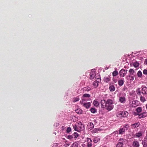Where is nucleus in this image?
I'll return each instance as SVG.
<instances>
[{
  "label": "nucleus",
  "instance_id": "obj_1",
  "mask_svg": "<svg viewBox=\"0 0 147 147\" xmlns=\"http://www.w3.org/2000/svg\"><path fill=\"white\" fill-rule=\"evenodd\" d=\"M113 101L112 100L108 99L106 101V105L105 107L106 109L109 111L112 110L114 107L113 105Z\"/></svg>",
  "mask_w": 147,
  "mask_h": 147
},
{
  "label": "nucleus",
  "instance_id": "obj_2",
  "mask_svg": "<svg viewBox=\"0 0 147 147\" xmlns=\"http://www.w3.org/2000/svg\"><path fill=\"white\" fill-rule=\"evenodd\" d=\"M92 142L91 139L87 138L82 146L84 147H90L92 146Z\"/></svg>",
  "mask_w": 147,
  "mask_h": 147
},
{
  "label": "nucleus",
  "instance_id": "obj_3",
  "mask_svg": "<svg viewBox=\"0 0 147 147\" xmlns=\"http://www.w3.org/2000/svg\"><path fill=\"white\" fill-rule=\"evenodd\" d=\"M83 125L81 122L78 124L77 125H75L73 126V127L74 130L78 132H80L83 129Z\"/></svg>",
  "mask_w": 147,
  "mask_h": 147
},
{
  "label": "nucleus",
  "instance_id": "obj_4",
  "mask_svg": "<svg viewBox=\"0 0 147 147\" xmlns=\"http://www.w3.org/2000/svg\"><path fill=\"white\" fill-rule=\"evenodd\" d=\"M128 114L127 112L123 111L119 113L118 114L117 116L119 117H124L127 116Z\"/></svg>",
  "mask_w": 147,
  "mask_h": 147
},
{
  "label": "nucleus",
  "instance_id": "obj_5",
  "mask_svg": "<svg viewBox=\"0 0 147 147\" xmlns=\"http://www.w3.org/2000/svg\"><path fill=\"white\" fill-rule=\"evenodd\" d=\"M129 104L130 107H135L139 105V102L137 100H133Z\"/></svg>",
  "mask_w": 147,
  "mask_h": 147
},
{
  "label": "nucleus",
  "instance_id": "obj_6",
  "mask_svg": "<svg viewBox=\"0 0 147 147\" xmlns=\"http://www.w3.org/2000/svg\"><path fill=\"white\" fill-rule=\"evenodd\" d=\"M125 141V139H120L119 140V142L117 144L116 147H122Z\"/></svg>",
  "mask_w": 147,
  "mask_h": 147
},
{
  "label": "nucleus",
  "instance_id": "obj_7",
  "mask_svg": "<svg viewBox=\"0 0 147 147\" xmlns=\"http://www.w3.org/2000/svg\"><path fill=\"white\" fill-rule=\"evenodd\" d=\"M84 101H85L83 100H80V103L86 108L87 109L89 108L90 106V102L85 103Z\"/></svg>",
  "mask_w": 147,
  "mask_h": 147
},
{
  "label": "nucleus",
  "instance_id": "obj_8",
  "mask_svg": "<svg viewBox=\"0 0 147 147\" xmlns=\"http://www.w3.org/2000/svg\"><path fill=\"white\" fill-rule=\"evenodd\" d=\"M127 70L124 69H121L119 72V74L121 77H123L126 74Z\"/></svg>",
  "mask_w": 147,
  "mask_h": 147
},
{
  "label": "nucleus",
  "instance_id": "obj_9",
  "mask_svg": "<svg viewBox=\"0 0 147 147\" xmlns=\"http://www.w3.org/2000/svg\"><path fill=\"white\" fill-rule=\"evenodd\" d=\"M90 96V95L89 94H85L83 95L81 100L86 101L87 100L85 98H89Z\"/></svg>",
  "mask_w": 147,
  "mask_h": 147
},
{
  "label": "nucleus",
  "instance_id": "obj_10",
  "mask_svg": "<svg viewBox=\"0 0 147 147\" xmlns=\"http://www.w3.org/2000/svg\"><path fill=\"white\" fill-rule=\"evenodd\" d=\"M103 80L104 82L107 83L111 80V78L109 76H105Z\"/></svg>",
  "mask_w": 147,
  "mask_h": 147
},
{
  "label": "nucleus",
  "instance_id": "obj_11",
  "mask_svg": "<svg viewBox=\"0 0 147 147\" xmlns=\"http://www.w3.org/2000/svg\"><path fill=\"white\" fill-rule=\"evenodd\" d=\"M139 122L136 123L131 125V127L132 129H135L139 127L140 125Z\"/></svg>",
  "mask_w": 147,
  "mask_h": 147
},
{
  "label": "nucleus",
  "instance_id": "obj_12",
  "mask_svg": "<svg viewBox=\"0 0 147 147\" xmlns=\"http://www.w3.org/2000/svg\"><path fill=\"white\" fill-rule=\"evenodd\" d=\"M126 101L125 97H119V101L121 103H124Z\"/></svg>",
  "mask_w": 147,
  "mask_h": 147
},
{
  "label": "nucleus",
  "instance_id": "obj_13",
  "mask_svg": "<svg viewBox=\"0 0 147 147\" xmlns=\"http://www.w3.org/2000/svg\"><path fill=\"white\" fill-rule=\"evenodd\" d=\"M100 103L102 108H104L105 107L106 105V100H102L101 101Z\"/></svg>",
  "mask_w": 147,
  "mask_h": 147
},
{
  "label": "nucleus",
  "instance_id": "obj_14",
  "mask_svg": "<svg viewBox=\"0 0 147 147\" xmlns=\"http://www.w3.org/2000/svg\"><path fill=\"white\" fill-rule=\"evenodd\" d=\"M129 71V75L128 76L125 77L126 78L128 77H130L131 75H133L134 73V71L132 69H130Z\"/></svg>",
  "mask_w": 147,
  "mask_h": 147
},
{
  "label": "nucleus",
  "instance_id": "obj_15",
  "mask_svg": "<svg viewBox=\"0 0 147 147\" xmlns=\"http://www.w3.org/2000/svg\"><path fill=\"white\" fill-rule=\"evenodd\" d=\"M124 82L123 79L119 80L118 82L119 85L120 86H122L124 84Z\"/></svg>",
  "mask_w": 147,
  "mask_h": 147
},
{
  "label": "nucleus",
  "instance_id": "obj_16",
  "mask_svg": "<svg viewBox=\"0 0 147 147\" xmlns=\"http://www.w3.org/2000/svg\"><path fill=\"white\" fill-rule=\"evenodd\" d=\"M132 146L133 147H139V144L138 142L135 141L133 142Z\"/></svg>",
  "mask_w": 147,
  "mask_h": 147
},
{
  "label": "nucleus",
  "instance_id": "obj_17",
  "mask_svg": "<svg viewBox=\"0 0 147 147\" xmlns=\"http://www.w3.org/2000/svg\"><path fill=\"white\" fill-rule=\"evenodd\" d=\"M125 129L124 128H120L119 130V134H123L125 132Z\"/></svg>",
  "mask_w": 147,
  "mask_h": 147
},
{
  "label": "nucleus",
  "instance_id": "obj_18",
  "mask_svg": "<svg viewBox=\"0 0 147 147\" xmlns=\"http://www.w3.org/2000/svg\"><path fill=\"white\" fill-rule=\"evenodd\" d=\"M88 126L89 129L91 130L94 127V125L93 123L92 122L88 123Z\"/></svg>",
  "mask_w": 147,
  "mask_h": 147
},
{
  "label": "nucleus",
  "instance_id": "obj_19",
  "mask_svg": "<svg viewBox=\"0 0 147 147\" xmlns=\"http://www.w3.org/2000/svg\"><path fill=\"white\" fill-rule=\"evenodd\" d=\"M109 89L110 91L113 92L115 90V88L114 85H110L109 87Z\"/></svg>",
  "mask_w": 147,
  "mask_h": 147
},
{
  "label": "nucleus",
  "instance_id": "obj_20",
  "mask_svg": "<svg viewBox=\"0 0 147 147\" xmlns=\"http://www.w3.org/2000/svg\"><path fill=\"white\" fill-rule=\"evenodd\" d=\"M99 80L98 81H97L94 82L92 83V85L94 88H96L98 86V83L99 82Z\"/></svg>",
  "mask_w": 147,
  "mask_h": 147
},
{
  "label": "nucleus",
  "instance_id": "obj_21",
  "mask_svg": "<svg viewBox=\"0 0 147 147\" xmlns=\"http://www.w3.org/2000/svg\"><path fill=\"white\" fill-rule=\"evenodd\" d=\"M93 104L95 106L97 107L99 105V103L96 100H94L93 101Z\"/></svg>",
  "mask_w": 147,
  "mask_h": 147
},
{
  "label": "nucleus",
  "instance_id": "obj_22",
  "mask_svg": "<svg viewBox=\"0 0 147 147\" xmlns=\"http://www.w3.org/2000/svg\"><path fill=\"white\" fill-rule=\"evenodd\" d=\"M147 91L146 87H145L142 89V93L143 94H146V92Z\"/></svg>",
  "mask_w": 147,
  "mask_h": 147
},
{
  "label": "nucleus",
  "instance_id": "obj_23",
  "mask_svg": "<svg viewBox=\"0 0 147 147\" xmlns=\"http://www.w3.org/2000/svg\"><path fill=\"white\" fill-rule=\"evenodd\" d=\"M133 64L134 67L136 68L138 67L139 65V63L136 61Z\"/></svg>",
  "mask_w": 147,
  "mask_h": 147
},
{
  "label": "nucleus",
  "instance_id": "obj_24",
  "mask_svg": "<svg viewBox=\"0 0 147 147\" xmlns=\"http://www.w3.org/2000/svg\"><path fill=\"white\" fill-rule=\"evenodd\" d=\"M142 108L141 107H138L136 109V111L138 113H140L142 111Z\"/></svg>",
  "mask_w": 147,
  "mask_h": 147
},
{
  "label": "nucleus",
  "instance_id": "obj_25",
  "mask_svg": "<svg viewBox=\"0 0 147 147\" xmlns=\"http://www.w3.org/2000/svg\"><path fill=\"white\" fill-rule=\"evenodd\" d=\"M90 90V88L89 87H85L83 88V91L84 92H88Z\"/></svg>",
  "mask_w": 147,
  "mask_h": 147
},
{
  "label": "nucleus",
  "instance_id": "obj_26",
  "mask_svg": "<svg viewBox=\"0 0 147 147\" xmlns=\"http://www.w3.org/2000/svg\"><path fill=\"white\" fill-rule=\"evenodd\" d=\"M142 144L143 145V147H147V141L146 140H144L142 142Z\"/></svg>",
  "mask_w": 147,
  "mask_h": 147
},
{
  "label": "nucleus",
  "instance_id": "obj_27",
  "mask_svg": "<svg viewBox=\"0 0 147 147\" xmlns=\"http://www.w3.org/2000/svg\"><path fill=\"white\" fill-rule=\"evenodd\" d=\"M80 98L79 97H77L74 98L72 99V101L73 102H76L79 101Z\"/></svg>",
  "mask_w": 147,
  "mask_h": 147
},
{
  "label": "nucleus",
  "instance_id": "obj_28",
  "mask_svg": "<svg viewBox=\"0 0 147 147\" xmlns=\"http://www.w3.org/2000/svg\"><path fill=\"white\" fill-rule=\"evenodd\" d=\"M142 135V134L141 132H138L135 134V136L136 137L139 138Z\"/></svg>",
  "mask_w": 147,
  "mask_h": 147
},
{
  "label": "nucleus",
  "instance_id": "obj_29",
  "mask_svg": "<svg viewBox=\"0 0 147 147\" xmlns=\"http://www.w3.org/2000/svg\"><path fill=\"white\" fill-rule=\"evenodd\" d=\"M78 144L77 142L74 143L71 145L70 147H78Z\"/></svg>",
  "mask_w": 147,
  "mask_h": 147
},
{
  "label": "nucleus",
  "instance_id": "obj_30",
  "mask_svg": "<svg viewBox=\"0 0 147 147\" xmlns=\"http://www.w3.org/2000/svg\"><path fill=\"white\" fill-rule=\"evenodd\" d=\"M76 112L78 114H81L82 113V110L80 109H78L76 110Z\"/></svg>",
  "mask_w": 147,
  "mask_h": 147
},
{
  "label": "nucleus",
  "instance_id": "obj_31",
  "mask_svg": "<svg viewBox=\"0 0 147 147\" xmlns=\"http://www.w3.org/2000/svg\"><path fill=\"white\" fill-rule=\"evenodd\" d=\"M99 130V129L97 128H95L93 129L92 131V132L93 134L95 133Z\"/></svg>",
  "mask_w": 147,
  "mask_h": 147
},
{
  "label": "nucleus",
  "instance_id": "obj_32",
  "mask_svg": "<svg viewBox=\"0 0 147 147\" xmlns=\"http://www.w3.org/2000/svg\"><path fill=\"white\" fill-rule=\"evenodd\" d=\"M134 115H139L138 117H139V118H143V114H141L140 115H139L138 114H137V113L134 112Z\"/></svg>",
  "mask_w": 147,
  "mask_h": 147
},
{
  "label": "nucleus",
  "instance_id": "obj_33",
  "mask_svg": "<svg viewBox=\"0 0 147 147\" xmlns=\"http://www.w3.org/2000/svg\"><path fill=\"white\" fill-rule=\"evenodd\" d=\"M118 74V72L117 71H114L112 73V75L113 76H115Z\"/></svg>",
  "mask_w": 147,
  "mask_h": 147
},
{
  "label": "nucleus",
  "instance_id": "obj_34",
  "mask_svg": "<svg viewBox=\"0 0 147 147\" xmlns=\"http://www.w3.org/2000/svg\"><path fill=\"white\" fill-rule=\"evenodd\" d=\"M137 75L138 77H141L142 76V72L140 71H138Z\"/></svg>",
  "mask_w": 147,
  "mask_h": 147
},
{
  "label": "nucleus",
  "instance_id": "obj_35",
  "mask_svg": "<svg viewBox=\"0 0 147 147\" xmlns=\"http://www.w3.org/2000/svg\"><path fill=\"white\" fill-rule=\"evenodd\" d=\"M90 111L92 113H95L97 112L96 110L94 108H92L90 109Z\"/></svg>",
  "mask_w": 147,
  "mask_h": 147
},
{
  "label": "nucleus",
  "instance_id": "obj_36",
  "mask_svg": "<svg viewBox=\"0 0 147 147\" xmlns=\"http://www.w3.org/2000/svg\"><path fill=\"white\" fill-rule=\"evenodd\" d=\"M136 92L137 94L138 95H140L141 93L140 88H138L136 91Z\"/></svg>",
  "mask_w": 147,
  "mask_h": 147
},
{
  "label": "nucleus",
  "instance_id": "obj_37",
  "mask_svg": "<svg viewBox=\"0 0 147 147\" xmlns=\"http://www.w3.org/2000/svg\"><path fill=\"white\" fill-rule=\"evenodd\" d=\"M74 136V138L75 139L77 138L79 136V135L78 134L77 132H74L73 134Z\"/></svg>",
  "mask_w": 147,
  "mask_h": 147
},
{
  "label": "nucleus",
  "instance_id": "obj_38",
  "mask_svg": "<svg viewBox=\"0 0 147 147\" xmlns=\"http://www.w3.org/2000/svg\"><path fill=\"white\" fill-rule=\"evenodd\" d=\"M93 74H92V73H90V79H92L94 78V77L95 76V74H94L93 72L92 73Z\"/></svg>",
  "mask_w": 147,
  "mask_h": 147
},
{
  "label": "nucleus",
  "instance_id": "obj_39",
  "mask_svg": "<svg viewBox=\"0 0 147 147\" xmlns=\"http://www.w3.org/2000/svg\"><path fill=\"white\" fill-rule=\"evenodd\" d=\"M100 140V139L99 138L97 137L95 138L93 140L94 142L95 143H97L99 140Z\"/></svg>",
  "mask_w": 147,
  "mask_h": 147
},
{
  "label": "nucleus",
  "instance_id": "obj_40",
  "mask_svg": "<svg viewBox=\"0 0 147 147\" xmlns=\"http://www.w3.org/2000/svg\"><path fill=\"white\" fill-rule=\"evenodd\" d=\"M140 100L142 102H144L146 101L145 98L144 97L141 96L140 97Z\"/></svg>",
  "mask_w": 147,
  "mask_h": 147
},
{
  "label": "nucleus",
  "instance_id": "obj_41",
  "mask_svg": "<svg viewBox=\"0 0 147 147\" xmlns=\"http://www.w3.org/2000/svg\"><path fill=\"white\" fill-rule=\"evenodd\" d=\"M71 131V127H69L67 128L66 132L67 133H69V132H70Z\"/></svg>",
  "mask_w": 147,
  "mask_h": 147
},
{
  "label": "nucleus",
  "instance_id": "obj_42",
  "mask_svg": "<svg viewBox=\"0 0 147 147\" xmlns=\"http://www.w3.org/2000/svg\"><path fill=\"white\" fill-rule=\"evenodd\" d=\"M129 127V125L127 124H125L124 126V128H125L126 130L128 129Z\"/></svg>",
  "mask_w": 147,
  "mask_h": 147
},
{
  "label": "nucleus",
  "instance_id": "obj_43",
  "mask_svg": "<svg viewBox=\"0 0 147 147\" xmlns=\"http://www.w3.org/2000/svg\"><path fill=\"white\" fill-rule=\"evenodd\" d=\"M67 138L69 139H71L73 138V136L72 135L68 136Z\"/></svg>",
  "mask_w": 147,
  "mask_h": 147
},
{
  "label": "nucleus",
  "instance_id": "obj_44",
  "mask_svg": "<svg viewBox=\"0 0 147 147\" xmlns=\"http://www.w3.org/2000/svg\"><path fill=\"white\" fill-rule=\"evenodd\" d=\"M143 73L144 74H147V70L146 69H144L143 71Z\"/></svg>",
  "mask_w": 147,
  "mask_h": 147
},
{
  "label": "nucleus",
  "instance_id": "obj_45",
  "mask_svg": "<svg viewBox=\"0 0 147 147\" xmlns=\"http://www.w3.org/2000/svg\"><path fill=\"white\" fill-rule=\"evenodd\" d=\"M70 145V144L66 143L64 145V146L65 147H67L69 146Z\"/></svg>",
  "mask_w": 147,
  "mask_h": 147
},
{
  "label": "nucleus",
  "instance_id": "obj_46",
  "mask_svg": "<svg viewBox=\"0 0 147 147\" xmlns=\"http://www.w3.org/2000/svg\"><path fill=\"white\" fill-rule=\"evenodd\" d=\"M142 114H143V118L146 117V116L147 115L146 112L144 113H142Z\"/></svg>",
  "mask_w": 147,
  "mask_h": 147
},
{
  "label": "nucleus",
  "instance_id": "obj_47",
  "mask_svg": "<svg viewBox=\"0 0 147 147\" xmlns=\"http://www.w3.org/2000/svg\"><path fill=\"white\" fill-rule=\"evenodd\" d=\"M130 77L131 78L130 79V80L131 81H132L134 80V76H131Z\"/></svg>",
  "mask_w": 147,
  "mask_h": 147
},
{
  "label": "nucleus",
  "instance_id": "obj_48",
  "mask_svg": "<svg viewBox=\"0 0 147 147\" xmlns=\"http://www.w3.org/2000/svg\"><path fill=\"white\" fill-rule=\"evenodd\" d=\"M145 63L146 65L147 64V59H146L145 60Z\"/></svg>",
  "mask_w": 147,
  "mask_h": 147
},
{
  "label": "nucleus",
  "instance_id": "obj_49",
  "mask_svg": "<svg viewBox=\"0 0 147 147\" xmlns=\"http://www.w3.org/2000/svg\"><path fill=\"white\" fill-rule=\"evenodd\" d=\"M146 107L147 109V104L146 105Z\"/></svg>",
  "mask_w": 147,
  "mask_h": 147
},
{
  "label": "nucleus",
  "instance_id": "obj_50",
  "mask_svg": "<svg viewBox=\"0 0 147 147\" xmlns=\"http://www.w3.org/2000/svg\"><path fill=\"white\" fill-rule=\"evenodd\" d=\"M114 132H115V133L116 132V133H117V134H118V131H116Z\"/></svg>",
  "mask_w": 147,
  "mask_h": 147
},
{
  "label": "nucleus",
  "instance_id": "obj_51",
  "mask_svg": "<svg viewBox=\"0 0 147 147\" xmlns=\"http://www.w3.org/2000/svg\"><path fill=\"white\" fill-rule=\"evenodd\" d=\"M65 142H67V141L66 140V141H65Z\"/></svg>",
  "mask_w": 147,
  "mask_h": 147
},
{
  "label": "nucleus",
  "instance_id": "obj_52",
  "mask_svg": "<svg viewBox=\"0 0 147 147\" xmlns=\"http://www.w3.org/2000/svg\"><path fill=\"white\" fill-rule=\"evenodd\" d=\"M97 79H98V80H100V79H99V78Z\"/></svg>",
  "mask_w": 147,
  "mask_h": 147
}]
</instances>
